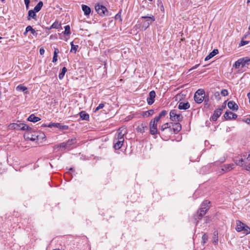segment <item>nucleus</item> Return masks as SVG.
<instances>
[{"instance_id": "obj_1", "label": "nucleus", "mask_w": 250, "mask_h": 250, "mask_svg": "<svg viewBox=\"0 0 250 250\" xmlns=\"http://www.w3.org/2000/svg\"><path fill=\"white\" fill-rule=\"evenodd\" d=\"M9 127L10 128L21 130H26L28 132H31L32 128L27 125L23 123H13L9 125Z\"/></svg>"}, {"instance_id": "obj_2", "label": "nucleus", "mask_w": 250, "mask_h": 250, "mask_svg": "<svg viewBox=\"0 0 250 250\" xmlns=\"http://www.w3.org/2000/svg\"><path fill=\"white\" fill-rule=\"evenodd\" d=\"M206 96L205 90L203 89H199L197 90L194 96V99L195 102L197 104L202 103Z\"/></svg>"}, {"instance_id": "obj_3", "label": "nucleus", "mask_w": 250, "mask_h": 250, "mask_svg": "<svg viewBox=\"0 0 250 250\" xmlns=\"http://www.w3.org/2000/svg\"><path fill=\"white\" fill-rule=\"evenodd\" d=\"M170 119L172 121L181 122L183 119V116L177 109L171 110L169 113Z\"/></svg>"}, {"instance_id": "obj_4", "label": "nucleus", "mask_w": 250, "mask_h": 250, "mask_svg": "<svg viewBox=\"0 0 250 250\" xmlns=\"http://www.w3.org/2000/svg\"><path fill=\"white\" fill-rule=\"evenodd\" d=\"M95 9L100 16L104 17L108 15V11L106 8L103 5L96 4L95 6Z\"/></svg>"}, {"instance_id": "obj_5", "label": "nucleus", "mask_w": 250, "mask_h": 250, "mask_svg": "<svg viewBox=\"0 0 250 250\" xmlns=\"http://www.w3.org/2000/svg\"><path fill=\"white\" fill-rule=\"evenodd\" d=\"M182 128V126L179 123H171V134H177L178 133Z\"/></svg>"}, {"instance_id": "obj_6", "label": "nucleus", "mask_w": 250, "mask_h": 250, "mask_svg": "<svg viewBox=\"0 0 250 250\" xmlns=\"http://www.w3.org/2000/svg\"><path fill=\"white\" fill-rule=\"evenodd\" d=\"M142 18L146 19L143 25L145 29L148 28L149 25L155 21V18L152 15L151 16H142Z\"/></svg>"}, {"instance_id": "obj_7", "label": "nucleus", "mask_w": 250, "mask_h": 250, "mask_svg": "<svg viewBox=\"0 0 250 250\" xmlns=\"http://www.w3.org/2000/svg\"><path fill=\"white\" fill-rule=\"evenodd\" d=\"M127 133V129L126 128L121 127L117 131V134L115 136V139H119L120 140H124V136Z\"/></svg>"}, {"instance_id": "obj_8", "label": "nucleus", "mask_w": 250, "mask_h": 250, "mask_svg": "<svg viewBox=\"0 0 250 250\" xmlns=\"http://www.w3.org/2000/svg\"><path fill=\"white\" fill-rule=\"evenodd\" d=\"M225 107V105H222L220 107L215 110L213 115L211 116V119L213 121H216L220 117L222 113V110Z\"/></svg>"}, {"instance_id": "obj_9", "label": "nucleus", "mask_w": 250, "mask_h": 250, "mask_svg": "<svg viewBox=\"0 0 250 250\" xmlns=\"http://www.w3.org/2000/svg\"><path fill=\"white\" fill-rule=\"evenodd\" d=\"M157 125V124L154 123V122H152V121L150 122L149 128L150 133L151 134L154 135L157 134H160V132L158 130Z\"/></svg>"}, {"instance_id": "obj_10", "label": "nucleus", "mask_w": 250, "mask_h": 250, "mask_svg": "<svg viewBox=\"0 0 250 250\" xmlns=\"http://www.w3.org/2000/svg\"><path fill=\"white\" fill-rule=\"evenodd\" d=\"M155 96L156 93L154 90H152L149 92V97L146 99L148 105H151L154 103Z\"/></svg>"}, {"instance_id": "obj_11", "label": "nucleus", "mask_w": 250, "mask_h": 250, "mask_svg": "<svg viewBox=\"0 0 250 250\" xmlns=\"http://www.w3.org/2000/svg\"><path fill=\"white\" fill-rule=\"evenodd\" d=\"M224 116L226 120L236 119L237 117V114L231 111H226Z\"/></svg>"}, {"instance_id": "obj_12", "label": "nucleus", "mask_w": 250, "mask_h": 250, "mask_svg": "<svg viewBox=\"0 0 250 250\" xmlns=\"http://www.w3.org/2000/svg\"><path fill=\"white\" fill-rule=\"evenodd\" d=\"M234 168L233 164L224 165L221 167V171L223 172H227L229 171Z\"/></svg>"}, {"instance_id": "obj_13", "label": "nucleus", "mask_w": 250, "mask_h": 250, "mask_svg": "<svg viewBox=\"0 0 250 250\" xmlns=\"http://www.w3.org/2000/svg\"><path fill=\"white\" fill-rule=\"evenodd\" d=\"M245 66V65L243 58L238 59L233 65V67H235V68H239L240 66L243 67Z\"/></svg>"}, {"instance_id": "obj_14", "label": "nucleus", "mask_w": 250, "mask_h": 250, "mask_svg": "<svg viewBox=\"0 0 250 250\" xmlns=\"http://www.w3.org/2000/svg\"><path fill=\"white\" fill-rule=\"evenodd\" d=\"M240 157V156L236 157L234 159V162L237 166L242 167L243 166L244 159Z\"/></svg>"}, {"instance_id": "obj_15", "label": "nucleus", "mask_w": 250, "mask_h": 250, "mask_svg": "<svg viewBox=\"0 0 250 250\" xmlns=\"http://www.w3.org/2000/svg\"><path fill=\"white\" fill-rule=\"evenodd\" d=\"M114 147L115 149H119L123 145L124 140H120L119 139H115L114 141Z\"/></svg>"}, {"instance_id": "obj_16", "label": "nucleus", "mask_w": 250, "mask_h": 250, "mask_svg": "<svg viewBox=\"0 0 250 250\" xmlns=\"http://www.w3.org/2000/svg\"><path fill=\"white\" fill-rule=\"evenodd\" d=\"M178 109L180 110H186L188 109L190 107V104L188 102L184 103L180 102L178 104Z\"/></svg>"}, {"instance_id": "obj_17", "label": "nucleus", "mask_w": 250, "mask_h": 250, "mask_svg": "<svg viewBox=\"0 0 250 250\" xmlns=\"http://www.w3.org/2000/svg\"><path fill=\"white\" fill-rule=\"evenodd\" d=\"M228 107L234 111H237L238 109V105L233 101H229L228 103Z\"/></svg>"}, {"instance_id": "obj_18", "label": "nucleus", "mask_w": 250, "mask_h": 250, "mask_svg": "<svg viewBox=\"0 0 250 250\" xmlns=\"http://www.w3.org/2000/svg\"><path fill=\"white\" fill-rule=\"evenodd\" d=\"M82 10L83 11L84 14L85 16H89V15L91 13V9L89 6H88L86 5H84V4H82Z\"/></svg>"}, {"instance_id": "obj_19", "label": "nucleus", "mask_w": 250, "mask_h": 250, "mask_svg": "<svg viewBox=\"0 0 250 250\" xmlns=\"http://www.w3.org/2000/svg\"><path fill=\"white\" fill-rule=\"evenodd\" d=\"M170 128L171 123H167L161 126L160 130L161 131H165V130H167L169 132H170Z\"/></svg>"}, {"instance_id": "obj_20", "label": "nucleus", "mask_w": 250, "mask_h": 250, "mask_svg": "<svg viewBox=\"0 0 250 250\" xmlns=\"http://www.w3.org/2000/svg\"><path fill=\"white\" fill-rule=\"evenodd\" d=\"M27 120L31 122L36 123L40 121L41 119L36 116L34 114H32L28 117Z\"/></svg>"}, {"instance_id": "obj_21", "label": "nucleus", "mask_w": 250, "mask_h": 250, "mask_svg": "<svg viewBox=\"0 0 250 250\" xmlns=\"http://www.w3.org/2000/svg\"><path fill=\"white\" fill-rule=\"evenodd\" d=\"M27 18L28 20H30L31 18L36 20L37 16L36 12L33 10H30L28 12V16Z\"/></svg>"}, {"instance_id": "obj_22", "label": "nucleus", "mask_w": 250, "mask_h": 250, "mask_svg": "<svg viewBox=\"0 0 250 250\" xmlns=\"http://www.w3.org/2000/svg\"><path fill=\"white\" fill-rule=\"evenodd\" d=\"M218 53V50L217 49H214L211 52L205 59V61H207L210 59L211 58L214 57L215 55Z\"/></svg>"}, {"instance_id": "obj_23", "label": "nucleus", "mask_w": 250, "mask_h": 250, "mask_svg": "<svg viewBox=\"0 0 250 250\" xmlns=\"http://www.w3.org/2000/svg\"><path fill=\"white\" fill-rule=\"evenodd\" d=\"M146 127V123H142L141 125H138L136 128V130L138 132L144 133L145 132V129Z\"/></svg>"}, {"instance_id": "obj_24", "label": "nucleus", "mask_w": 250, "mask_h": 250, "mask_svg": "<svg viewBox=\"0 0 250 250\" xmlns=\"http://www.w3.org/2000/svg\"><path fill=\"white\" fill-rule=\"evenodd\" d=\"M81 118L83 120L88 121L89 120V114L86 113L85 111H82L79 113Z\"/></svg>"}, {"instance_id": "obj_25", "label": "nucleus", "mask_w": 250, "mask_h": 250, "mask_svg": "<svg viewBox=\"0 0 250 250\" xmlns=\"http://www.w3.org/2000/svg\"><path fill=\"white\" fill-rule=\"evenodd\" d=\"M244 224L242 223L241 222L238 221L237 222V225L236 227V230L238 232H240L243 231L244 229Z\"/></svg>"}, {"instance_id": "obj_26", "label": "nucleus", "mask_w": 250, "mask_h": 250, "mask_svg": "<svg viewBox=\"0 0 250 250\" xmlns=\"http://www.w3.org/2000/svg\"><path fill=\"white\" fill-rule=\"evenodd\" d=\"M16 89L17 91H21L24 92V93L26 94H27L28 93L27 91V88L26 86L23 85L22 84H20L18 85L16 87Z\"/></svg>"}, {"instance_id": "obj_27", "label": "nucleus", "mask_w": 250, "mask_h": 250, "mask_svg": "<svg viewBox=\"0 0 250 250\" xmlns=\"http://www.w3.org/2000/svg\"><path fill=\"white\" fill-rule=\"evenodd\" d=\"M53 127H56L57 128H58L62 130H66L68 128V126L67 125H62L60 123H54V126Z\"/></svg>"}, {"instance_id": "obj_28", "label": "nucleus", "mask_w": 250, "mask_h": 250, "mask_svg": "<svg viewBox=\"0 0 250 250\" xmlns=\"http://www.w3.org/2000/svg\"><path fill=\"white\" fill-rule=\"evenodd\" d=\"M43 6V2L42 1H39L38 4L35 6L34 7L33 10L36 12L37 13L39 11H40L42 7Z\"/></svg>"}, {"instance_id": "obj_29", "label": "nucleus", "mask_w": 250, "mask_h": 250, "mask_svg": "<svg viewBox=\"0 0 250 250\" xmlns=\"http://www.w3.org/2000/svg\"><path fill=\"white\" fill-rule=\"evenodd\" d=\"M207 211V209H206V208H201L200 209L199 213L198 219H201L202 218V217L204 215H205Z\"/></svg>"}, {"instance_id": "obj_30", "label": "nucleus", "mask_w": 250, "mask_h": 250, "mask_svg": "<svg viewBox=\"0 0 250 250\" xmlns=\"http://www.w3.org/2000/svg\"><path fill=\"white\" fill-rule=\"evenodd\" d=\"M76 143V140L75 138L69 139L66 142V146L67 148H70L72 145L75 144Z\"/></svg>"}, {"instance_id": "obj_31", "label": "nucleus", "mask_w": 250, "mask_h": 250, "mask_svg": "<svg viewBox=\"0 0 250 250\" xmlns=\"http://www.w3.org/2000/svg\"><path fill=\"white\" fill-rule=\"evenodd\" d=\"M153 113H154V110L152 109H150V110H147L146 111L144 112L142 114V116L145 118L147 117L150 115H152Z\"/></svg>"}, {"instance_id": "obj_32", "label": "nucleus", "mask_w": 250, "mask_h": 250, "mask_svg": "<svg viewBox=\"0 0 250 250\" xmlns=\"http://www.w3.org/2000/svg\"><path fill=\"white\" fill-rule=\"evenodd\" d=\"M209 204H210L209 201H208V200H206L202 203V204L201 205V208H206V209H207V210H208L209 208Z\"/></svg>"}, {"instance_id": "obj_33", "label": "nucleus", "mask_w": 250, "mask_h": 250, "mask_svg": "<svg viewBox=\"0 0 250 250\" xmlns=\"http://www.w3.org/2000/svg\"><path fill=\"white\" fill-rule=\"evenodd\" d=\"M70 44L71 46L70 52L75 53L79 47L78 45H74L73 42H71Z\"/></svg>"}, {"instance_id": "obj_34", "label": "nucleus", "mask_w": 250, "mask_h": 250, "mask_svg": "<svg viewBox=\"0 0 250 250\" xmlns=\"http://www.w3.org/2000/svg\"><path fill=\"white\" fill-rule=\"evenodd\" d=\"M204 104H205V107L208 108L210 106V104H209V99L208 95H206L205 96V99L204 100Z\"/></svg>"}, {"instance_id": "obj_35", "label": "nucleus", "mask_w": 250, "mask_h": 250, "mask_svg": "<svg viewBox=\"0 0 250 250\" xmlns=\"http://www.w3.org/2000/svg\"><path fill=\"white\" fill-rule=\"evenodd\" d=\"M66 71L67 68L65 67H63L62 69L61 72L59 74V78L60 79H62L63 78Z\"/></svg>"}, {"instance_id": "obj_36", "label": "nucleus", "mask_w": 250, "mask_h": 250, "mask_svg": "<svg viewBox=\"0 0 250 250\" xmlns=\"http://www.w3.org/2000/svg\"><path fill=\"white\" fill-rule=\"evenodd\" d=\"M61 27V24H59L57 21L54 22L51 26L49 28V29L52 28L58 29Z\"/></svg>"}, {"instance_id": "obj_37", "label": "nucleus", "mask_w": 250, "mask_h": 250, "mask_svg": "<svg viewBox=\"0 0 250 250\" xmlns=\"http://www.w3.org/2000/svg\"><path fill=\"white\" fill-rule=\"evenodd\" d=\"M64 31L63 32V33L64 34H66V35H69L71 33L70 32V26L69 25H66L65 27H64Z\"/></svg>"}, {"instance_id": "obj_38", "label": "nucleus", "mask_w": 250, "mask_h": 250, "mask_svg": "<svg viewBox=\"0 0 250 250\" xmlns=\"http://www.w3.org/2000/svg\"><path fill=\"white\" fill-rule=\"evenodd\" d=\"M157 5H158V6L160 8V10L161 11H164V10H165L164 7L163 6V2L161 0H157Z\"/></svg>"}, {"instance_id": "obj_39", "label": "nucleus", "mask_w": 250, "mask_h": 250, "mask_svg": "<svg viewBox=\"0 0 250 250\" xmlns=\"http://www.w3.org/2000/svg\"><path fill=\"white\" fill-rule=\"evenodd\" d=\"M26 30H27V31H30L31 34L33 35H34L36 33V31L35 30V29H34L32 28V27L30 25L27 26Z\"/></svg>"}, {"instance_id": "obj_40", "label": "nucleus", "mask_w": 250, "mask_h": 250, "mask_svg": "<svg viewBox=\"0 0 250 250\" xmlns=\"http://www.w3.org/2000/svg\"><path fill=\"white\" fill-rule=\"evenodd\" d=\"M243 230L245 231V233L246 234H248V233H250V228L248 226L246 225L245 224H244Z\"/></svg>"}, {"instance_id": "obj_41", "label": "nucleus", "mask_w": 250, "mask_h": 250, "mask_svg": "<svg viewBox=\"0 0 250 250\" xmlns=\"http://www.w3.org/2000/svg\"><path fill=\"white\" fill-rule=\"evenodd\" d=\"M244 59V63H245V65L246 66V65H248L249 64H250V59H249L248 58H243Z\"/></svg>"}, {"instance_id": "obj_42", "label": "nucleus", "mask_w": 250, "mask_h": 250, "mask_svg": "<svg viewBox=\"0 0 250 250\" xmlns=\"http://www.w3.org/2000/svg\"><path fill=\"white\" fill-rule=\"evenodd\" d=\"M221 94L223 96H226L228 95V90L225 89H223L221 90Z\"/></svg>"}, {"instance_id": "obj_43", "label": "nucleus", "mask_w": 250, "mask_h": 250, "mask_svg": "<svg viewBox=\"0 0 250 250\" xmlns=\"http://www.w3.org/2000/svg\"><path fill=\"white\" fill-rule=\"evenodd\" d=\"M202 239V243L203 244H205L208 240V236H207V235L205 233H204L203 235Z\"/></svg>"}, {"instance_id": "obj_44", "label": "nucleus", "mask_w": 250, "mask_h": 250, "mask_svg": "<svg viewBox=\"0 0 250 250\" xmlns=\"http://www.w3.org/2000/svg\"><path fill=\"white\" fill-rule=\"evenodd\" d=\"M161 117L159 116L155 117L153 120H151L152 122H154V123L157 124L158 122H159Z\"/></svg>"}, {"instance_id": "obj_45", "label": "nucleus", "mask_w": 250, "mask_h": 250, "mask_svg": "<svg viewBox=\"0 0 250 250\" xmlns=\"http://www.w3.org/2000/svg\"><path fill=\"white\" fill-rule=\"evenodd\" d=\"M104 107V104L103 103L100 104L95 109V112L99 110L100 109H102Z\"/></svg>"}, {"instance_id": "obj_46", "label": "nucleus", "mask_w": 250, "mask_h": 250, "mask_svg": "<svg viewBox=\"0 0 250 250\" xmlns=\"http://www.w3.org/2000/svg\"><path fill=\"white\" fill-rule=\"evenodd\" d=\"M167 111L165 110H162L160 113H159V116L160 117H164L166 115H167Z\"/></svg>"}, {"instance_id": "obj_47", "label": "nucleus", "mask_w": 250, "mask_h": 250, "mask_svg": "<svg viewBox=\"0 0 250 250\" xmlns=\"http://www.w3.org/2000/svg\"><path fill=\"white\" fill-rule=\"evenodd\" d=\"M115 18L116 20L119 19L120 21H122L121 16V13L119 12L118 14H117L115 17Z\"/></svg>"}, {"instance_id": "obj_48", "label": "nucleus", "mask_w": 250, "mask_h": 250, "mask_svg": "<svg viewBox=\"0 0 250 250\" xmlns=\"http://www.w3.org/2000/svg\"><path fill=\"white\" fill-rule=\"evenodd\" d=\"M58 147H62V148H67V146H66V142L65 143H61L60 144L59 146H58Z\"/></svg>"}, {"instance_id": "obj_49", "label": "nucleus", "mask_w": 250, "mask_h": 250, "mask_svg": "<svg viewBox=\"0 0 250 250\" xmlns=\"http://www.w3.org/2000/svg\"><path fill=\"white\" fill-rule=\"evenodd\" d=\"M249 43V41H241V42L240 43V45L241 46H243V45H246L247 44H248Z\"/></svg>"}, {"instance_id": "obj_50", "label": "nucleus", "mask_w": 250, "mask_h": 250, "mask_svg": "<svg viewBox=\"0 0 250 250\" xmlns=\"http://www.w3.org/2000/svg\"><path fill=\"white\" fill-rule=\"evenodd\" d=\"M24 3L26 5V8L27 9L30 3V0H24Z\"/></svg>"}, {"instance_id": "obj_51", "label": "nucleus", "mask_w": 250, "mask_h": 250, "mask_svg": "<svg viewBox=\"0 0 250 250\" xmlns=\"http://www.w3.org/2000/svg\"><path fill=\"white\" fill-rule=\"evenodd\" d=\"M245 170L250 171V163L245 166Z\"/></svg>"}, {"instance_id": "obj_52", "label": "nucleus", "mask_w": 250, "mask_h": 250, "mask_svg": "<svg viewBox=\"0 0 250 250\" xmlns=\"http://www.w3.org/2000/svg\"><path fill=\"white\" fill-rule=\"evenodd\" d=\"M243 121L247 124L250 125V118H247L243 120Z\"/></svg>"}, {"instance_id": "obj_53", "label": "nucleus", "mask_w": 250, "mask_h": 250, "mask_svg": "<svg viewBox=\"0 0 250 250\" xmlns=\"http://www.w3.org/2000/svg\"><path fill=\"white\" fill-rule=\"evenodd\" d=\"M226 158L225 157H222V158H221L220 159V160H219V162L220 163H224V162H225L226 161Z\"/></svg>"}, {"instance_id": "obj_54", "label": "nucleus", "mask_w": 250, "mask_h": 250, "mask_svg": "<svg viewBox=\"0 0 250 250\" xmlns=\"http://www.w3.org/2000/svg\"><path fill=\"white\" fill-rule=\"evenodd\" d=\"M40 53L41 55H43L44 53V50L43 48H41L40 49Z\"/></svg>"}, {"instance_id": "obj_55", "label": "nucleus", "mask_w": 250, "mask_h": 250, "mask_svg": "<svg viewBox=\"0 0 250 250\" xmlns=\"http://www.w3.org/2000/svg\"><path fill=\"white\" fill-rule=\"evenodd\" d=\"M57 58H58V56H53L52 62H56L57 61Z\"/></svg>"}, {"instance_id": "obj_56", "label": "nucleus", "mask_w": 250, "mask_h": 250, "mask_svg": "<svg viewBox=\"0 0 250 250\" xmlns=\"http://www.w3.org/2000/svg\"><path fill=\"white\" fill-rule=\"evenodd\" d=\"M249 154L246 158V159L248 161H250V150L248 152Z\"/></svg>"}, {"instance_id": "obj_57", "label": "nucleus", "mask_w": 250, "mask_h": 250, "mask_svg": "<svg viewBox=\"0 0 250 250\" xmlns=\"http://www.w3.org/2000/svg\"><path fill=\"white\" fill-rule=\"evenodd\" d=\"M54 126V123H50L49 125H47V127L51 128L53 127Z\"/></svg>"}, {"instance_id": "obj_58", "label": "nucleus", "mask_w": 250, "mask_h": 250, "mask_svg": "<svg viewBox=\"0 0 250 250\" xmlns=\"http://www.w3.org/2000/svg\"><path fill=\"white\" fill-rule=\"evenodd\" d=\"M54 52L58 54L59 53V50L57 48H55Z\"/></svg>"}, {"instance_id": "obj_59", "label": "nucleus", "mask_w": 250, "mask_h": 250, "mask_svg": "<svg viewBox=\"0 0 250 250\" xmlns=\"http://www.w3.org/2000/svg\"><path fill=\"white\" fill-rule=\"evenodd\" d=\"M240 156L241 158H242V157L245 158L247 156V153L245 152V153L243 154L242 156Z\"/></svg>"}, {"instance_id": "obj_60", "label": "nucleus", "mask_w": 250, "mask_h": 250, "mask_svg": "<svg viewBox=\"0 0 250 250\" xmlns=\"http://www.w3.org/2000/svg\"><path fill=\"white\" fill-rule=\"evenodd\" d=\"M247 97L249 99V101H250V92L248 93L247 94Z\"/></svg>"}, {"instance_id": "obj_61", "label": "nucleus", "mask_w": 250, "mask_h": 250, "mask_svg": "<svg viewBox=\"0 0 250 250\" xmlns=\"http://www.w3.org/2000/svg\"><path fill=\"white\" fill-rule=\"evenodd\" d=\"M41 126L42 127H47V125H46V124H42Z\"/></svg>"}, {"instance_id": "obj_62", "label": "nucleus", "mask_w": 250, "mask_h": 250, "mask_svg": "<svg viewBox=\"0 0 250 250\" xmlns=\"http://www.w3.org/2000/svg\"><path fill=\"white\" fill-rule=\"evenodd\" d=\"M28 32V31H27L26 29H25V32L23 33V34H24V35H26V34H27V32Z\"/></svg>"}, {"instance_id": "obj_63", "label": "nucleus", "mask_w": 250, "mask_h": 250, "mask_svg": "<svg viewBox=\"0 0 250 250\" xmlns=\"http://www.w3.org/2000/svg\"><path fill=\"white\" fill-rule=\"evenodd\" d=\"M53 56H58V54H57V53H54V55H53Z\"/></svg>"}, {"instance_id": "obj_64", "label": "nucleus", "mask_w": 250, "mask_h": 250, "mask_svg": "<svg viewBox=\"0 0 250 250\" xmlns=\"http://www.w3.org/2000/svg\"><path fill=\"white\" fill-rule=\"evenodd\" d=\"M217 241H218V239H216V240H214L213 242L215 243H216L217 242Z\"/></svg>"}]
</instances>
